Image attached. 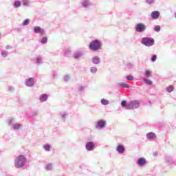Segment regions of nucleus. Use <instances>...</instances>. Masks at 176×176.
Returning <instances> with one entry per match:
<instances>
[{
    "mask_svg": "<svg viewBox=\"0 0 176 176\" xmlns=\"http://www.w3.org/2000/svg\"><path fill=\"white\" fill-rule=\"evenodd\" d=\"M89 49L92 52H98L102 49V42L98 39L93 40L89 45Z\"/></svg>",
    "mask_w": 176,
    "mask_h": 176,
    "instance_id": "f03ea898",
    "label": "nucleus"
},
{
    "mask_svg": "<svg viewBox=\"0 0 176 176\" xmlns=\"http://www.w3.org/2000/svg\"><path fill=\"white\" fill-rule=\"evenodd\" d=\"M175 17L176 18V12L175 13Z\"/></svg>",
    "mask_w": 176,
    "mask_h": 176,
    "instance_id": "49530a36",
    "label": "nucleus"
},
{
    "mask_svg": "<svg viewBox=\"0 0 176 176\" xmlns=\"http://www.w3.org/2000/svg\"><path fill=\"white\" fill-rule=\"evenodd\" d=\"M43 149L46 151V152H50V149H52V146L50 144H45L43 146Z\"/></svg>",
    "mask_w": 176,
    "mask_h": 176,
    "instance_id": "393cba45",
    "label": "nucleus"
},
{
    "mask_svg": "<svg viewBox=\"0 0 176 176\" xmlns=\"http://www.w3.org/2000/svg\"><path fill=\"white\" fill-rule=\"evenodd\" d=\"M30 24V19H26L23 22V25H28Z\"/></svg>",
    "mask_w": 176,
    "mask_h": 176,
    "instance_id": "58836bf2",
    "label": "nucleus"
},
{
    "mask_svg": "<svg viewBox=\"0 0 176 176\" xmlns=\"http://www.w3.org/2000/svg\"><path fill=\"white\" fill-rule=\"evenodd\" d=\"M91 74H97V68L96 67H92L90 69Z\"/></svg>",
    "mask_w": 176,
    "mask_h": 176,
    "instance_id": "473e14b6",
    "label": "nucleus"
},
{
    "mask_svg": "<svg viewBox=\"0 0 176 176\" xmlns=\"http://www.w3.org/2000/svg\"><path fill=\"white\" fill-rule=\"evenodd\" d=\"M160 30H161L160 25H155L154 27V30L155 31V32H160Z\"/></svg>",
    "mask_w": 176,
    "mask_h": 176,
    "instance_id": "c9c22d12",
    "label": "nucleus"
},
{
    "mask_svg": "<svg viewBox=\"0 0 176 176\" xmlns=\"http://www.w3.org/2000/svg\"><path fill=\"white\" fill-rule=\"evenodd\" d=\"M63 79L65 80V82H69V80L71 79V75L67 74L64 76Z\"/></svg>",
    "mask_w": 176,
    "mask_h": 176,
    "instance_id": "c756f323",
    "label": "nucleus"
},
{
    "mask_svg": "<svg viewBox=\"0 0 176 176\" xmlns=\"http://www.w3.org/2000/svg\"><path fill=\"white\" fill-rule=\"evenodd\" d=\"M102 105H108L109 104V101L106 99H102L100 100Z\"/></svg>",
    "mask_w": 176,
    "mask_h": 176,
    "instance_id": "c85d7f7f",
    "label": "nucleus"
},
{
    "mask_svg": "<svg viewBox=\"0 0 176 176\" xmlns=\"http://www.w3.org/2000/svg\"><path fill=\"white\" fill-rule=\"evenodd\" d=\"M34 63L37 65H41V64H43V58L41 56H38L36 58H34Z\"/></svg>",
    "mask_w": 176,
    "mask_h": 176,
    "instance_id": "dca6fc26",
    "label": "nucleus"
},
{
    "mask_svg": "<svg viewBox=\"0 0 176 176\" xmlns=\"http://www.w3.org/2000/svg\"><path fill=\"white\" fill-rule=\"evenodd\" d=\"M147 140H155L156 138V134L153 132H149L146 134Z\"/></svg>",
    "mask_w": 176,
    "mask_h": 176,
    "instance_id": "a211bd4d",
    "label": "nucleus"
},
{
    "mask_svg": "<svg viewBox=\"0 0 176 176\" xmlns=\"http://www.w3.org/2000/svg\"><path fill=\"white\" fill-rule=\"evenodd\" d=\"M165 161L166 163H167L168 164H173V163H174V162L173 161V157L168 156L165 157Z\"/></svg>",
    "mask_w": 176,
    "mask_h": 176,
    "instance_id": "412c9836",
    "label": "nucleus"
},
{
    "mask_svg": "<svg viewBox=\"0 0 176 176\" xmlns=\"http://www.w3.org/2000/svg\"><path fill=\"white\" fill-rule=\"evenodd\" d=\"M121 106L127 109V102L126 100H122L121 102Z\"/></svg>",
    "mask_w": 176,
    "mask_h": 176,
    "instance_id": "72a5a7b5",
    "label": "nucleus"
},
{
    "mask_svg": "<svg viewBox=\"0 0 176 176\" xmlns=\"http://www.w3.org/2000/svg\"><path fill=\"white\" fill-rule=\"evenodd\" d=\"M91 63L93 64L98 65L100 63H101V58H100L98 56H95L91 58Z\"/></svg>",
    "mask_w": 176,
    "mask_h": 176,
    "instance_id": "2eb2a0df",
    "label": "nucleus"
},
{
    "mask_svg": "<svg viewBox=\"0 0 176 176\" xmlns=\"http://www.w3.org/2000/svg\"><path fill=\"white\" fill-rule=\"evenodd\" d=\"M166 91L168 93H173L174 91V86L173 85H169L166 87Z\"/></svg>",
    "mask_w": 176,
    "mask_h": 176,
    "instance_id": "a878e982",
    "label": "nucleus"
},
{
    "mask_svg": "<svg viewBox=\"0 0 176 176\" xmlns=\"http://www.w3.org/2000/svg\"><path fill=\"white\" fill-rule=\"evenodd\" d=\"M46 171H52L53 170V164H47L45 167Z\"/></svg>",
    "mask_w": 176,
    "mask_h": 176,
    "instance_id": "5701e85b",
    "label": "nucleus"
},
{
    "mask_svg": "<svg viewBox=\"0 0 176 176\" xmlns=\"http://www.w3.org/2000/svg\"><path fill=\"white\" fill-rule=\"evenodd\" d=\"M34 34H39L41 36L45 35V29L41 28L40 26H35L33 28Z\"/></svg>",
    "mask_w": 176,
    "mask_h": 176,
    "instance_id": "0eeeda50",
    "label": "nucleus"
},
{
    "mask_svg": "<svg viewBox=\"0 0 176 176\" xmlns=\"http://www.w3.org/2000/svg\"><path fill=\"white\" fill-rule=\"evenodd\" d=\"M68 114L67 113H60V118L61 119H66Z\"/></svg>",
    "mask_w": 176,
    "mask_h": 176,
    "instance_id": "4c0bfd02",
    "label": "nucleus"
},
{
    "mask_svg": "<svg viewBox=\"0 0 176 176\" xmlns=\"http://www.w3.org/2000/svg\"><path fill=\"white\" fill-rule=\"evenodd\" d=\"M9 124L10 126H13L14 130H19L21 127H23V125L21 124H19V123L13 124V120H9Z\"/></svg>",
    "mask_w": 176,
    "mask_h": 176,
    "instance_id": "9b49d317",
    "label": "nucleus"
},
{
    "mask_svg": "<svg viewBox=\"0 0 176 176\" xmlns=\"http://www.w3.org/2000/svg\"><path fill=\"white\" fill-rule=\"evenodd\" d=\"M85 56V52L83 51H77L74 52L73 57L76 60H79L81 57H83Z\"/></svg>",
    "mask_w": 176,
    "mask_h": 176,
    "instance_id": "f8f14e48",
    "label": "nucleus"
},
{
    "mask_svg": "<svg viewBox=\"0 0 176 176\" xmlns=\"http://www.w3.org/2000/svg\"><path fill=\"white\" fill-rule=\"evenodd\" d=\"M141 103L138 100H131L127 103V109H137L140 108Z\"/></svg>",
    "mask_w": 176,
    "mask_h": 176,
    "instance_id": "20e7f679",
    "label": "nucleus"
},
{
    "mask_svg": "<svg viewBox=\"0 0 176 176\" xmlns=\"http://www.w3.org/2000/svg\"><path fill=\"white\" fill-rule=\"evenodd\" d=\"M12 6H14V8L15 9H17L19 8H20L21 6V1H19V0H15L13 3H12Z\"/></svg>",
    "mask_w": 176,
    "mask_h": 176,
    "instance_id": "6ab92c4d",
    "label": "nucleus"
},
{
    "mask_svg": "<svg viewBox=\"0 0 176 176\" xmlns=\"http://www.w3.org/2000/svg\"><path fill=\"white\" fill-rule=\"evenodd\" d=\"M126 67H128V68H133V67H134V65H133V63H127L126 64Z\"/></svg>",
    "mask_w": 176,
    "mask_h": 176,
    "instance_id": "37998d69",
    "label": "nucleus"
},
{
    "mask_svg": "<svg viewBox=\"0 0 176 176\" xmlns=\"http://www.w3.org/2000/svg\"><path fill=\"white\" fill-rule=\"evenodd\" d=\"M126 80L132 81L134 80V77L131 75H127L126 77Z\"/></svg>",
    "mask_w": 176,
    "mask_h": 176,
    "instance_id": "f704fd0d",
    "label": "nucleus"
},
{
    "mask_svg": "<svg viewBox=\"0 0 176 176\" xmlns=\"http://www.w3.org/2000/svg\"><path fill=\"white\" fill-rule=\"evenodd\" d=\"M118 85L119 87H125L126 89H129V87H130L129 84H126L124 82H119Z\"/></svg>",
    "mask_w": 176,
    "mask_h": 176,
    "instance_id": "b1692460",
    "label": "nucleus"
},
{
    "mask_svg": "<svg viewBox=\"0 0 176 176\" xmlns=\"http://www.w3.org/2000/svg\"><path fill=\"white\" fill-rule=\"evenodd\" d=\"M95 146H96L93 142H88L85 145V148L87 151H88V152H91L92 151H94Z\"/></svg>",
    "mask_w": 176,
    "mask_h": 176,
    "instance_id": "1a4fd4ad",
    "label": "nucleus"
},
{
    "mask_svg": "<svg viewBox=\"0 0 176 176\" xmlns=\"http://www.w3.org/2000/svg\"><path fill=\"white\" fill-rule=\"evenodd\" d=\"M106 126L107 121L104 120H100L96 122V129H104Z\"/></svg>",
    "mask_w": 176,
    "mask_h": 176,
    "instance_id": "6e6552de",
    "label": "nucleus"
},
{
    "mask_svg": "<svg viewBox=\"0 0 176 176\" xmlns=\"http://www.w3.org/2000/svg\"><path fill=\"white\" fill-rule=\"evenodd\" d=\"M157 58V56L156 55H153L151 57V61L153 63H155V61H156Z\"/></svg>",
    "mask_w": 176,
    "mask_h": 176,
    "instance_id": "79ce46f5",
    "label": "nucleus"
},
{
    "mask_svg": "<svg viewBox=\"0 0 176 176\" xmlns=\"http://www.w3.org/2000/svg\"><path fill=\"white\" fill-rule=\"evenodd\" d=\"M5 49L6 50H10V49H12V47L8 45L5 47Z\"/></svg>",
    "mask_w": 176,
    "mask_h": 176,
    "instance_id": "c03bdc74",
    "label": "nucleus"
},
{
    "mask_svg": "<svg viewBox=\"0 0 176 176\" xmlns=\"http://www.w3.org/2000/svg\"><path fill=\"white\" fill-rule=\"evenodd\" d=\"M48 98L49 96L47 94H44L40 96L39 101L40 102H45Z\"/></svg>",
    "mask_w": 176,
    "mask_h": 176,
    "instance_id": "f3484780",
    "label": "nucleus"
},
{
    "mask_svg": "<svg viewBox=\"0 0 176 176\" xmlns=\"http://www.w3.org/2000/svg\"><path fill=\"white\" fill-rule=\"evenodd\" d=\"M136 164L139 166V167H144V166L146 164V159H145L144 157H140L139 159H138Z\"/></svg>",
    "mask_w": 176,
    "mask_h": 176,
    "instance_id": "9d476101",
    "label": "nucleus"
},
{
    "mask_svg": "<svg viewBox=\"0 0 176 176\" xmlns=\"http://www.w3.org/2000/svg\"><path fill=\"white\" fill-rule=\"evenodd\" d=\"M41 43H42L43 45L47 43V37H43L41 40Z\"/></svg>",
    "mask_w": 176,
    "mask_h": 176,
    "instance_id": "2f4dec72",
    "label": "nucleus"
},
{
    "mask_svg": "<svg viewBox=\"0 0 176 176\" xmlns=\"http://www.w3.org/2000/svg\"><path fill=\"white\" fill-rule=\"evenodd\" d=\"M24 83L27 86V87H34V86H35V78H28L25 80Z\"/></svg>",
    "mask_w": 176,
    "mask_h": 176,
    "instance_id": "423d86ee",
    "label": "nucleus"
},
{
    "mask_svg": "<svg viewBox=\"0 0 176 176\" xmlns=\"http://www.w3.org/2000/svg\"><path fill=\"white\" fill-rule=\"evenodd\" d=\"M144 76L149 78V76H152V72H151V70H146L145 72H144Z\"/></svg>",
    "mask_w": 176,
    "mask_h": 176,
    "instance_id": "7c9ffc66",
    "label": "nucleus"
},
{
    "mask_svg": "<svg viewBox=\"0 0 176 176\" xmlns=\"http://www.w3.org/2000/svg\"><path fill=\"white\" fill-rule=\"evenodd\" d=\"M141 43L146 47H151L155 45V39L152 37H143Z\"/></svg>",
    "mask_w": 176,
    "mask_h": 176,
    "instance_id": "7ed1b4c3",
    "label": "nucleus"
},
{
    "mask_svg": "<svg viewBox=\"0 0 176 176\" xmlns=\"http://www.w3.org/2000/svg\"><path fill=\"white\" fill-rule=\"evenodd\" d=\"M8 91H14V87L10 86V85H8Z\"/></svg>",
    "mask_w": 176,
    "mask_h": 176,
    "instance_id": "a19ab883",
    "label": "nucleus"
},
{
    "mask_svg": "<svg viewBox=\"0 0 176 176\" xmlns=\"http://www.w3.org/2000/svg\"><path fill=\"white\" fill-rule=\"evenodd\" d=\"M1 56L3 57L4 58H6L8 56H9V52L2 50L1 52Z\"/></svg>",
    "mask_w": 176,
    "mask_h": 176,
    "instance_id": "4be33fe9",
    "label": "nucleus"
},
{
    "mask_svg": "<svg viewBox=\"0 0 176 176\" xmlns=\"http://www.w3.org/2000/svg\"><path fill=\"white\" fill-rule=\"evenodd\" d=\"M143 80L146 83V85H148V86H151L152 85V80L148 78H144Z\"/></svg>",
    "mask_w": 176,
    "mask_h": 176,
    "instance_id": "cd10ccee",
    "label": "nucleus"
},
{
    "mask_svg": "<svg viewBox=\"0 0 176 176\" xmlns=\"http://www.w3.org/2000/svg\"><path fill=\"white\" fill-rule=\"evenodd\" d=\"M116 151L120 155H122L124 152L126 151V148H124V146L123 144H119L116 147Z\"/></svg>",
    "mask_w": 176,
    "mask_h": 176,
    "instance_id": "ddd939ff",
    "label": "nucleus"
},
{
    "mask_svg": "<svg viewBox=\"0 0 176 176\" xmlns=\"http://www.w3.org/2000/svg\"><path fill=\"white\" fill-rule=\"evenodd\" d=\"M27 164V157L25 155H19L14 160V166L16 168H23Z\"/></svg>",
    "mask_w": 176,
    "mask_h": 176,
    "instance_id": "f257e3e1",
    "label": "nucleus"
},
{
    "mask_svg": "<svg viewBox=\"0 0 176 176\" xmlns=\"http://www.w3.org/2000/svg\"><path fill=\"white\" fill-rule=\"evenodd\" d=\"M160 17V12L159 11H153L151 12V19L157 20Z\"/></svg>",
    "mask_w": 176,
    "mask_h": 176,
    "instance_id": "4468645a",
    "label": "nucleus"
},
{
    "mask_svg": "<svg viewBox=\"0 0 176 176\" xmlns=\"http://www.w3.org/2000/svg\"><path fill=\"white\" fill-rule=\"evenodd\" d=\"M82 8H89L90 6V1L89 0H84L82 2Z\"/></svg>",
    "mask_w": 176,
    "mask_h": 176,
    "instance_id": "aec40b11",
    "label": "nucleus"
},
{
    "mask_svg": "<svg viewBox=\"0 0 176 176\" xmlns=\"http://www.w3.org/2000/svg\"><path fill=\"white\" fill-rule=\"evenodd\" d=\"M23 3L24 6H30V1L28 0H23Z\"/></svg>",
    "mask_w": 176,
    "mask_h": 176,
    "instance_id": "ea45409f",
    "label": "nucleus"
},
{
    "mask_svg": "<svg viewBox=\"0 0 176 176\" xmlns=\"http://www.w3.org/2000/svg\"><path fill=\"white\" fill-rule=\"evenodd\" d=\"M85 89H86V86L79 85L78 87V91H80V93H83V91H85Z\"/></svg>",
    "mask_w": 176,
    "mask_h": 176,
    "instance_id": "bb28decb",
    "label": "nucleus"
},
{
    "mask_svg": "<svg viewBox=\"0 0 176 176\" xmlns=\"http://www.w3.org/2000/svg\"><path fill=\"white\" fill-rule=\"evenodd\" d=\"M135 30L136 32L142 33L146 30V25L142 23H139L135 25Z\"/></svg>",
    "mask_w": 176,
    "mask_h": 176,
    "instance_id": "39448f33",
    "label": "nucleus"
},
{
    "mask_svg": "<svg viewBox=\"0 0 176 176\" xmlns=\"http://www.w3.org/2000/svg\"><path fill=\"white\" fill-rule=\"evenodd\" d=\"M153 156H157V153H153Z\"/></svg>",
    "mask_w": 176,
    "mask_h": 176,
    "instance_id": "a18cd8bd",
    "label": "nucleus"
},
{
    "mask_svg": "<svg viewBox=\"0 0 176 176\" xmlns=\"http://www.w3.org/2000/svg\"><path fill=\"white\" fill-rule=\"evenodd\" d=\"M155 1L156 0H146V3L148 5H153V3H155Z\"/></svg>",
    "mask_w": 176,
    "mask_h": 176,
    "instance_id": "e433bc0d",
    "label": "nucleus"
}]
</instances>
